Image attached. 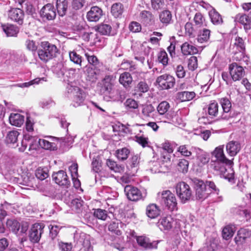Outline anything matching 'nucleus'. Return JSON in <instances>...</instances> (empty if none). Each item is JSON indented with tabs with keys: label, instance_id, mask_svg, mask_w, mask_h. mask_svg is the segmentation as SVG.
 Segmentation results:
<instances>
[{
	"label": "nucleus",
	"instance_id": "4be33fe9",
	"mask_svg": "<svg viewBox=\"0 0 251 251\" xmlns=\"http://www.w3.org/2000/svg\"><path fill=\"white\" fill-rule=\"evenodd\" d=\"M141 21L146 25H150L154 23V17L149 11H142L140 14Z\"/></svg>",
	"mask_w": 251,
	"mask_h": 251
},
{
	"label": "nucleus",
	"instance_id": "6e6d98bb",
	"mask_svg": "<svg viewBox=\"0 0 251 251\" xmlns=\"http://www.w3.org/2000/svg\"><path fill=\"white\" fill-rule=\"evenodd\" d=\"M169 108V103L167 101H163L159 104L157 111L160 115H163L168 111Z\"/></svg>",
	"mask_w": 251,
	"mask_h": 251
},
{
	"label": "nucleus",
	"instance_id": "37998d69",
	"mask_svg": "<svg viewBox=\"0 0 251 251\" xmlns=\"http://www.w3.org/2000/svg\"><path fill=\"white\" fill-rule=\"evenodd\" d=\"M149 87L144 81H140L135 87V91L139 94L145 93L148 91Z\"/></svg>",
	"mask_w": 251,
	"mask_h": 251
},
{
	"label": "nucleus",
	"instance_id": "6e6552de",
	"mask_svg": "<svg viewBox=\"0 0 251 251\" xmlns=\"http://www.w3.org/2000/svg\"><path fill=\"white\" fill-rule=\"evenodd\" d=\"M194 184L197 200L203 201L209 196L210 194V191L206 188L204 182L202 180L196 179L194 181Z\"/></svg>",
	"mask_w": 251,
	"mask_h": 251
},
{
	"label": "nucleus",
	"instance_id": "f257e3e1",
	"mask_svg": "<svg viewBox=\"0 0 251 251\" xmlns=\"http://www.w3.org/2000/svg\"><path fill=\"white\" fill-rule=\"evenodd\" d=\"M212 154L216 158V160L213 161L211 165L214 171L221 177L232 182L234 180V171L231 168L227 170L226 165H231L233 163L232 161L226 158L224 154L223 148L221 147L216 148Z\"/></svg>",
	"mask_w": 251,
	"mask_h": 251
},
{
	"label": "nucleus",
	"instance_id": "a211bd4d",
	"mask_svg": "<svg viewBox=\"0 0 251 251\" xmlns=\"http://www.w3.org/2000/svg\"><path fill=\"white\" fill-rule=\"evenodd\" d=\"M220 104L223 108V113L221 116L222 119L227 120L231 116L229 114L231 108V103L230 100L226 98H223L220 100Z\"/></svg>",
	"mask_w": 251,
	"mask_h": 251
},
{
	"label": "nucleus",
	"instance_id": "473e14b6",
	"mask_svg": "<svg viewBox=\"0 0 251 251\" xmlns=\"http://www.w3.org/2000/svg\"><path fill=\"white\" fill-rule=\"evenodd\" d=\"M181 49L182 53L185 55L195 54L198 51L195 47L189 44L187 42H185L182 45Z\"/></svg>",
	"mask_w": 251,
	"mask_h": 251
},
{
	"label": "nucleus",
	"instance_id": "680f3d73",
	"mask_svg": "<svg viewBox=\"0 0 251 251\" xmlns=\"http://www.w3.org/2000/svg\"><path fill=\"white\" fill-rule=\"evenodd\" d=\"M197 158L202 164H205L209 160V158L205 152L201 150H199V152L197 153Z\"/></svg>",
	"mask_w": 251,
	"mask_h": 251
},
{
	"label": "nucleus",
	"instance_id": "c9c22d12",
	"mask_svg": "<svg viewBox=\"0 0 251 251\" xmlns=\"http://www.w3.org/2000/svg\"><path fill=\"white\" fill-rule=\"evenodd\" d=\"M210 32L209 29L205 28L200 30L197 38L198 42L201 43L207 42L209 39Z\"/></svg>",
	"mask_w": 251,
	"mask_h": 251
},
{
	"label": "nucleus",
	"instance_id": "9b49d317",
	"mask_svg": "<svg viewBox=\"0 0 251 251\" xmlns=\"http://www.w3.org/2000/svg\"><path fill=\"white\" fill-rule=\"evenodd\" d=\"M41 18L44 20H52L56 17V12L53 6L50 3L44 5L40 11Z\"/></svg>",
	"mask_w": 251,
	"mask_h": 251
},
{
	"label": "nucleus",
	"instance_id": "39448f33",
	"mask_svg": "<svg viewBox=\"0 0 251 251\" xmlns=\"http://www.w3.org/2000/svg\"><path fill=\"white\" fill-rule=\"evenodd\" d=\"M176 193L182 203L189 201L192 196V191L190 186L184 182L178 183L176 186Z\"/></svg>",
	"mask_w": 251,
	"mask_h": 251
},
{
	"label": "nucleus",
	"instance_id": "a19ab883",
	"mask_svg": "<svg viewBox=\"0 0 251 251\" xmlns=\"http://www.w3.org/2000/svg\"><path fill=\"white\" fill-rule=\"evenodd\" d=\"M130 151L126 148H123L116 151V156L119 160H125L128 156Z\"/></svg>",
	"mask_w": 251,
	"mask_h": 251
},
{
	"label": "nucleus",
	"instance_id": "c85d7f7f",
	"mask_svg": "<svg viewBox=\"0 0 251 251\" xmlns=\"http://www.w3.org/2000/svg\"><path fill=\"white\" fill-rule=\"evenodd\" d=\"M173 222V219L170 216L163 217L158 222V226L161 230H169L172 227Z\"/></svg>",
	"mask_w": 251,
	"mask_h": 251
},
{
	"label": "nucleus",
	"instance_id": "cd10ccee",
	"mask_svg": "<svg viewBox=\"0 0 251 251\" xmlns=\"http://www.w3.org/2000/svg\"><path fill=\"white\" fill-rule=\"evenodd\" d=\"M55 6L58 15L60 16H64L68 9V1L67 0H55Z\"/></svg>",
	"mask_w": 251,
	"mask_h": 251
},
{
	"label": "nucleus",
	"instance_id": "2f4dec72",
	"mask_svg": "<svg viewBox=\"0 0 251 251\" xmlns=\"http://www.w3.org/2000/svg\"><path fill=\"white\" fill-rule=\"evenodd\" d=\"M159 18L160 22L166 26L171 23L172 15L170 11L166 10L159 14Z\"/></svg>",
	"mask_w": 251,
	"mask_h": 251
},
{
	"label": "nucleus",
	"instance_id": "e2e57ef3",
	"mask_svg": "<svg viewBox=\"0 0 251 251\" xmlns=\"http://www.w3.org/2000/svg\"><path fill=\"white\" fill-rule=\"evenodd\" d=\"M165 4L164 0H151V6L154 10L162 9Z\"/></svg>",
	"mask_w": 251,
	"mask_h": 251
},
{
	"label": "nucleus",
	"instance_id": "f03ea898",
	"mask_svg": "<svg viewBox=\"0 0 251 251\" xmlns=\"http://www.w3.org/2000/svg\"><path fill=\"white\" fill-rule=\"evenodd\" d=\"M58 51V50L55 45L47 41H43L41 43L38 54L40 60L47 62L55 57Z\"/></svg>",
	"mask_w": 251,
	"mask_h": 251
},
{
	"label": "nucleus",
	"instance_id": "49530a36",
	"mask_svg": "<svg viewBox=\"0 0 251 251\" xmlns=\"http://www.w3.org/2000/svg\"><path fill=\"white\" fill-rule=\"evenodd\" d=\"M36 177L40 180H44L49 176L48 171L47 168H38L35 171Z\"/></svg>",
	"mask_w": 251,
	"mask_h": 251
},
{
	"label": "nucleus",
	"instance_id": "aec40b11",
	"mask_svg": "<svg viewBox=\"0 0 251 251\" xmlns=\"http://www.w3.org/2000/svg\"><path fill=\"white\" fill-rule=\"evenodd\" d=\"M226 150L230 156H234L241 150L240 144L238 141H230L226 146Z\"/></svg>",
	"mask_w": 251,
	"mask_h": 251
},
{
	"label": "nucleus",
	"instance_id": "de8ad7c7",
	"mask_svg": "<svg viewBox=\"0 0 251 251\" xmlns=\"http://www.w3.org/2000/svg\"><path fill=\"white\" fill-rule=\"evenodd\" d=\"M19 135V132L16 130L11 131L8 132L6 136V142L8 144H14L16 143Z\"/></svg>",
	"mask_w": 251,
	"mask_h": 251
},
{
	"label": "nucleus",
	"instance_id": "9d476101",
	"mask_svg": "<svg viewBox=\"0 0 251 251\" xmlns=\"http://www.w3.org/2000/svg\"><path fill=\"white\" fill-rule=\"evenodd\" d=\"M52 179L58 185L68 188L70 186V181L66 172L60 170L54 173L52 175Z\"/></svg>",
	"mask_w": 251,
	"mask_h": 251
},
{
	"label": "nucleus",
	"instance_id": "423d86ee",
	"mask_svg": "<svg viewBox=\"0 0 251 251\" xmlns=\"http://www.w3.org/2000/svg\"><path fill=\"white\" fill-rule=\"evenodd\" d=\"M76 244L74 246L75 251H93L89 238L84 233H81L79 237H75Z\"/></svg>",
	"mask_w": 251,
	"mask_h": 251
},
{
	"label": "nucleus",
	"instance_id": "f704fd0d",
	"mask_svg": "<svg viewBox=\"0 0 251 251\" xmlns=\"http://www.w3.org/2000/svg\"><path fill=\"white\" fill-rule=\"evenodd\" d=\"M219 105L215 100L211 101L207 106V112L211 117H216L218 114Z\"/></svg>",
	"mask_w": 251,
	"mask_h": 251
},
{
	"label": "nucleus",
	"instance_id": "052dcab7",
	"mask_svg": "<svg viewBox=\"0 0 251 251\" xmlns=\"http://www.w3.org/2000/svg\"><path fill=\"white\" fill-rule=\"evenodd\" d=\"M42 80L44 81V77L41 78H37L32 80L29 82L21 83V84H17L15 85L14 86L19 87H22V88L28 87L29 86L34 85L35 84H39L40 83V82Z\"/></svg>",
	"mask_w": 251,
	"mask_h": 251
},
{
	"label": "nucleus",
	"instance_id": "f3484780",
	"mask_svg": "<svg viewBox=\"0 0 251 251\" xmlns=\"http://www.w3.org/2000/svg\"><path fill=\"white\" fill-rule=\"evenodd\" d=\"M102 10L98 6H93L87 13V19L90 22H98L102 16Z\"/></svg>",
	"mask_w": 251,
	"mask_h": 251
},
{
	"label": "nucleus",
	"instance_id": "2eb2a0df",
	"mask_svg": "<svg viewBox=\"0 0 251 251\" xmlns=\"http://www.w3.org/2000/svg\"><path fill=\"white\" fill-rule=\"evenodd\" d=\"M124 191L128 199L131 201H137L142 197L140 191L134 186L127 185L125 187Z\"/></svg>",
	"mask_w": 251,
	"mask_h": 251
},
{
	"label": "nucleus",
	"instance_id": "4c0bfd02",
	"mask_svg": "<svg viewBox=\"0 0 251 251\" xmlns=\"http://www.w3.org/2000/svg\"><path fill=\"white\" fill-rule=\"evenodd\" d=\"M209 15L211 22L215 25H218L223 23V20L220 14L215 9H212L209 12Z\"/></svg>",
	"mask_w": 251,
	"mask_h": 251
},
{
	"label": "nucleus",
	"instance_id": "58836bf2",
	"mask_svg": "<svg viewBox=\"0 0 251 251\" xmlns=\"http://www.w3.org/2000/svg\"><path fill=\"white\" fill-rule=\"evenodd\" d=\"M124 12L123 5L120 2L113 4L111 7V13L115 17L121 16Z\"/></svg>",
	"mask_w": 251,
	"mask_h": 251
},
{
	"label": "nucleus",
	"instance_id": "774afa93",
	"mask_svg": "<svg viewBox=\"0 0 251 251\" xmlns=\"http://www.w3.org/2000/svg\"><path fill=\"white\" fill-rule=\"evenodd\" d=\"M204 20L205 19L204 17L201 13L197 12L196 13L194 18V21L196 25L199 27H201L202 25Z\"/></svg>",
	"mask_w": 251,
	"mask_h": 251
},
{
	"label": "nucleus",
	"instance_id": "72a5a7b5",
	"mask_svg": "<svg viewBox=\"0 0 251 251\" xmlns=\"http://www.w3.org/2000/svg\"><path fill=\"white\" fill-rule=\"evenodd\" d=\"M110 97L115 101L122 102L126 98V92L121 89H117L112 93H110Z\"/></svg>",
	"mask_w": 251,
	"mask_h": 251
},
{
	"label": "nucleus",
	"instance_id": "8fccbe9b",
	"mask_svg": "<svg viewBox=\"0 0 251 251\" xmlns=\"http://www.w3.org/2000/svg\"><path fill=\"white\" fill-rule=\"evenodd\" d=\"M69 57L71 61L74 63L81 66L82 57L77 54L75 51H70L69 52Z\"/></svg>",
	"mask_w": 251,
	"mask_h": 251
},
{
	"label": "nucleus",
	"instance_id": "79ce46f5",
	"mask_svg": "<svg viewBox=\"0 0 251 251\" xmlns=\"http://www.w3.org/2000/svg\"><path fill=\"white\" fill-rule=\"evenodd\" d=\"M245 51H238L234 54L233 58L234 60L240 62L241 65H242V62H245L246 64H248L249 57L245 54Z\"/></svg>",
	"mask_w": 251,
	"mask_h": 251
},
{
	"label": "nucleus",
	"instance_id": "6ab92c4d",
	"mask_svg": "<svg viewBox=\"0 0 251 251\" xmlns=\"http://www.w3.org/2000/svg\"><path fill=\"white\" fill-rule=\"evenodd\" d=\"M229 50L231 53L245 51V45L243 39L240 37H236L234 43L230 46Z\"/></svg>",
	"mask_w": 251,
	"mask_h": 251
},
{
	"label": "nucleus",
	"instance_id": "ddd939ff",
	"mask_svg": "<svg viewBox=\"0 0 251 251\" xmlns=\"http://www.w3.org/2000/svg\"><path fill=\"white\" fill-rule=\"evenodd\" d=\"M138 244L145 250H151L157 248L158 241H151L149 238L145 236H140L136 237Z\"/></svg>",
	"mask_w": 251,
	"mask_h": 251
},
{
	"label": "nucleus",
	"instance_id": "0eeeda50",
	"mask_svg": "<svg viewBox=\"0 0 251 251\" xmlns=\"http://www.w3.org/2000/svg\"><path fill=\"white\" fill-rule=\"evenodd\" d=\"M45 225L43 223L33 224L29 231L28 238L30 241L34 244L39 242L42 234L44 233Z\"/></svg>",
	"mask_w": 251,
	"mask_h": 251
},
{
	"label": "nucleus",
	"instance_id": "1a4fd4ad",
	"mask_svg": "<svg viewBox=\"0 0 251 251\" xmlns=\"http://www.w3.org/2000/svg\"><path fill=\"white\" fill-rule=\"evenodd\" d=\"M156 83L161 89L168 90L174 87L176 79L173 76L165 74L157 77Z\"/></svg>",
	"mask_w": 251,
	"mask_h": 251
},
{
	"label": "nucleus",
	"instance_id": "393cba45",
	"mask_svg": "<svg viewBox=\"0 0 251 251\" xmlns=\"http://www.w3.org/2000/svg\"><path fill=\"white\" fill-rule=\"evenodd\" d=\"M132 81V77L131 75L127 72H124L121 74L119 79L120 83L126 89L130 87V85Z\"/></svg>",
	"mask_w": 251,
	"mask_h": 251
},
{
	"label": "nucleus",
	"instance_id": "dca6fc26",
	"mask_svg": "<svg viewBox=\"0 0 251 251\" xmlns=\"http://www.w3.org/2000/svg\"><path fill=\"white\" fill-rule=\"evenodd\" d=\"M236 23H239L244 26L246 32L251 29V16L250 13L248 15L239 13L236 15L234 18Z\"/></svg>",
	"mask_w": 251,
	"mask_h": 251
},
{
	"label": "nucleus",
	"instance_id": "338daca9",
	"mask_svg": "<svg viewBox=\"0 0 251 251\" xmlns=\"http://www.w3.org/2000/svg\"><path fill=\"white\" fill-rule=\"evenodd\" d=\"M198 67V60L196 56H192L188 60V67L190 70L194 71Z\"/></svg>",
	"mask_w": 251,
	"mask_h": 251
},
{
	"label": "nucleus",
	"instance_id": "7ed1b4c3",
	"mask_svg": "<svg viewBox=\"0 0 251 251\" xmlns=\"http://www.w3.org/2000/svg\"><path fill=\"white\" fill-rule=\"evenodd\" d=\"M156 201L165 205L170 211L177 209V202L176 197L169 190H164L157 194Z\"/></svg>",
	"mask_w": 251,
	"mask_h": 251
},
{
	"label": "nucleus",
	"instance_id": "5701e85b",
	"mask_svg": "<svg viewBox=\"0 0 251 251\" xmlns=\"http://www.w3.org/2000/svg\"><path fill=\"white\" fill-rule=\"evenodd\" d=\"M115 79L112 75H106L102 80V88L103 89L110 93L114 86Z\"/></svg>",
	"mask_w": 251,
	"mask_h": 251
},
{
	"label": "nucleus",
	"instance_id": "20e7f679",
	"mask_svg": "<svg viewBox=\"0 0 251 251\" xmlns=\"http://www.w3.org/2000/svg\"><path fill=\"white\" fill-rule=\"evenodd\" d=\"M67 91L72 99V105L77 107L82 105L86 97L85 92L77 86L68 84L67 87Z\"/></svg>",
	"mask_w": 251,
	"mask_h": 251
},
{
	"label": "nucleus",
	"instance_id": "a878e982",
	"mask_svg": "<svg viewBox=\"0 0 251 251\" xmlns=\"http://www.w3.org/2000/svg\"><path fill=\"white\" fill-rule=\"evenodd\" d=\"M10 123L16 126H21L25 121L24 116L19 113H11L9 117Z\"/></svg>",
	"mask_w": 251,
	"mask_h": 251
},
{
	"label": "nucleus",
	"instance_id": "ea45409f",
	"mask_svg": "<svg viewBox=\"0 0 251 251\" xmlns=\"http://www.w3.org/2000/svg\"><path fill=\"white\" fill-rule=\"evenodd\" d=\"M235 227L232 225L226 226L222 231V236L224 239L228 240L231 238L235 232Z\"/></svg>",
	"mask_w": 251,
	"mask_h": 251
},
{
	"label": "nucleus",
	"instance_id": "c756f323",
	"mask_svg": "<svg viewBox=\"0 0 251 251\" xmlns=\"http://www.w3.org/2000/svg\"><path fill=\"white\" fill-rule=\"evenodd\" d=\"M196 96L194 92L183 91L178 92L176 94V99L181 101H189Z\"/></svg>",
	"mask_w": 251,
	"mask_h": 251
},
{
	"label": "nucleus",
	"instance_id": "a18cd8bd",
	"mask_svg": "<svg viewBox=\"0 0 251 251\" xmlns=\"http://www.w3.org/2000/svg\"><path fill=\"white\" fill-rule=\"evenodd\" d=\"M22 184L24 185L34 188V186L36 185V179L33 176L27 175L23 177Z\"/></svg>",
	"mask_w": 251,
	"mask_h": 251
},
{
	"label": "nucleus",
	"instance_id": "69168bd1",
	"mask_svg": "<svg viewBox=\"0 0 251 251\" xmlns=\"http://www.w3.org/2000/svg\"><path fill=\"white\" fill-rule=\"evenodd\" d=\"M58 246L61 251H71L73 248L71 243L62 241L58 242Z\"/></svg>",
	"mask_w": 251,
	"mask_h": 251
},
{
	"label": "nucleus",
	"instance_id": "0e129e2a",
	"mask_svg": "<svg viewBox=\"0 0 251 251\" xmlns=\"http://www.w3.org/2000/svg\"><path fill=\"white\" fill-rule=\"evenodd\" d=\"M106 165L111 170H112L116 173L119 172L122 169L121 167L120 166H118L116 162L110 159H108L106 161Z\"/></svg>",
	"mask_w": 251,
	"mask_h": 251
},
{
	"label": "nucleus",
	"instance_id": "b1692460",
	"mask_svg": "<svg viewBox=\"0 0 251 251\" xmlns=\"http://www.w3.org/2000/svg\"><path fill=\"white\" fill-rule=\"evenodd\" d=\"M160 210L155 204H150L146 207V214L151 219H154L160 215Z\"/></svg>",
	"mask_w": 251,
	"mask_h": 251
},
{
	"label": "nucleus",
	"instance_id": "c03bdc74",
	"mask_svg": "<svg viewBox=\"0 0 251 251\" xmlns=\"http://www.w3.org/2000/svg\"><path fill=\"white\" fill-rule=\"evenodd\" d=\"M189 167L188 161L184 159H180L177 163V168L178 171L185 174L188 172Z\"/></svg>",
	"mask_w": 251,
	"mask_h": 251
},
{
	"label": "nucleus",
	"instance_id": "412c9836",
	"mask_svg": "<svg viewBox=\"0 0 251 251\" xmlns=\"http://www.w3.org/2000/svg\"><path fill=\"white\" fill-rule=\"evenodd\" d=\"M1 26L3 31L6 34L7 36L8 37L17 36L19 32V27L12 24H2Z\"/></svg>",
	"mask_w": 251,
	"mask_h": 251
},
{
	"label": "nucleus",
	"instance_id": "4d7b16f0",
	"mask_svg": "<svg viewBox=\"0 0 251 251\" xmlns=\"http://www.w3.org/2000/svg\"><path fill=\"white\" fill-rule=\"evenodd\" d=\"M97 69L93 68H88L87 69V76L90 81H94L97 79Z\"/></svg>",
	"mask_w": 251,
	"mask_h": 251
},
{
	"label": "nucleus",
	"instance_id": "f8f14e48",
	"mask_svg": "<svg viewBox=\"0 0 251 251\" xmlns=\"http://www.w3.org/2000/svg\"><path fill=\"white\" fill-rule=\"evenodd\" d=\"M229 70L230 75L234 81L241 79L245 75L243 67L237 63H232L230 64Z\"/></svg>",
	"mask_w": 251,
	"mask_h": 251
},
{
	"label": "nucleus",
	"instance_id": "bb28decb",
	"mask_svg": "<svg viewBox=\"0 0 251 251\" xmlns=\"http://www.w3.org/2000/svg\"><path fill=\"white\" fill-rule=\"evenodd\" d=\"M25 139L29 142V151L32 150H36L38 149L40 145L38 144L39 142V139L37 136H32L29 134L25 135Z\"/></svg>",
	"mask_w": 251,
	"mask_h": 251
},
{
	"label": "nucleus",
	"instance_id": "603ef678",
	"mask_svg": "<svg viewBox=\"0 0 251 251\" xmlns=\"http://www.w3.org/2000/svg\"><path fill=\"white\" fill-rule=\"evenodd\" d=\"M94 215L99 219L105 221L107 217V212L105 210L98 208L95 210Z\"/></svg>",
	"mask_w": 251,
	"mask_h": 251
},
{
	"label": "nucleus",
	"instance_id": "bf43d9fd",
	"mask_svg": "<svg viewBox=\"0 0 251 251\" xmlns=\"http://www.w3.org/2000/svg\"><path fill=\"white\" fill-rule=\"evenodd\" d=\"M204 184L205 185V187H208V188L207 190L210 191V193H214L217 195L219 194L220 190L217 187L215 183L212 181L206 180L205 182H204Z\"/></svg>",
	"mask_w": 251,
	"mask_h": 251
},
{
	"label": "nucleus",
	"instance_id": "864d4df0",
	"mask_svg": "<svg viewBox=\"0 0 251 251\" xmlns=\"http://www.w3.org/2000/svg\"><path fill=\"white\" fill-rule=\"evenodd\" d=\"M246 229H241L238 232L237 236L234 238L235 242L238 245L242 244L245 240L246 236H245Z\"/></svg>",
	"mask_w": 251,
	"mask_h": 251
},
{
	"label": "nucleus",
	"instance_id": "4468645a",
	"mask_svg": "<svg viewBox=\"0 0 251 251\" xmlns=\"http://www.w3.org/2000/svg\"><path fill=\"white\" fill-rule=\"evenodd\" d=\"M24 16V11L20 8H13L8 11V18L20 25L23 23Z\"/></svg>",
	"mask_w": 251,
	"mask_h": 251
},
{
	"label": "nucleus",
	"instance_id": "7c9ffc66",
	"mask_svg": "<svg viewBox=\"0 0 251 251\" xmlns=\"http://www.w3.org/2000/svg\"><path fill=\"white\" fill-rule=\"evenodd\" d=\"M124 225L121 222H112L108 226V230L112 233L117 235H121L122 232L121 228Z\"/></svg>",
	"mask_w": 251,
	"mask_h": 251
},
{
	"label": "nucleus",
	"instance_id": "3c124183",
	"mask_svg": "<svg viewBox=\"0 0 251 251\" xmlns=\"http://www.w3.org/2000/svg\"><path fill=\"white\" fill-rule=\"evenodd\" d=\"M111 29V26L109 24H102L98 27V30L102 35H110Z\"/></svg>",
	"mask_w": 251,
	"mask_h": 251
},
{
	"label": "nucleus",
	"instance_id": "09e8293b",
	"mask_svg": "<svg viewBox=\"0 0 251 251\" xmlns=\"http://www.w3.org/2000/svg\"><path fill=\"white\" fill-rule=\"evenodd\" d=\"M124 105L127 110L130 111L137 109L138 107V102L132 99H127L124 103Z\"/></svg>",
	"mask_w": 251,
	"mask_h": 251
},
{
	"label": "nucleus",
	"instance_id": "5fc2aeb1",
	"mask_svg": "<svg viewBox=\"0 0 251 251\" xmlns=\"http://www.w3.org/2000/svg\"><path fill=\"white\" fill-rule=\"evenodd\" d=\"M158 61L163 64V66H166L168 63V57L166 52L164 50L160 51L157 55Z\"/></svg>",
	"mask_w": 251,
	"mask_h": 251
},
{
	"label": "nucleus",
	"instance_id": "e433bc0d",
	"mask_svg": "<svg viewBox=\"0 0 251 251\" xmlns=\"http://www.w3.org/2000/svg\"><path fill=\"white\" fill-rule=\"evenodd\" d=\"M38 144L40 148L47 150L54 151L56 150V145L46 139H39Z\"/></svg>",
	"mask_w": 251,
	"mask_h": 251
},
{
	"label": "nucleus",
	"instance_id": "13d9d810",
	"mask_svg": "<svg viewBox=\"0 0 251 251\" xmlns=\"http://www.w3.org/2000/svg\"><path fill=\"white\" fill-rule=\"evenodd\" d=\"M89 29L88 25H87L84 23H76L73 26V30L75 31L78 32L79 34H81L85 30H87Z\"/></svg>",
	"mask_w": 251,
	"mask_h": 251
}]
</instances>
